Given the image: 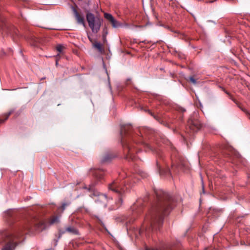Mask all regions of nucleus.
Here are the masks:
<instances>
[{
	"label": "nucleus",
	"mask_w": 250,
	"mask_h": 250,
	"mask_svg": "<svg viewBox=\"0 0 250 250\" xmlns=\"http://www.w3.org/2000/svg\"><path fill=\"white\" fill-rule=\"evenodd\" d=\"M133 26H134L135 27H139V28H142L143 26L142 25H133Z\"/></svg>",
	"instance_id": "obj_21"
},
{
	"label": "nucleus",
	"mask_w": 250,
	"mask_h": 250,
	"mask_svg": "<svg viewBox=\"0 0 250 250\" xmlns=\"http://www.w3.org/2000/svg\"><path fill=\"white\" fill-rule=\"evenodd\" d=\"M141 176L143 178H145L146 177V174L144 173L143 172L140 173Z\"/></svg>",
	"instance_id": "obj_20"
},
{
	"label": "nucleus",
	"mask_w": 250,
	"mask_h": 250,
	"mask_svg": "<svg viewBox=\"0 0 250 250\" xmlns=\"http://www.w3.org/2000/svg\"><path fill=\"white\" fill-rule=\"evenodd\" d=\"M189 127L193 131H196L201 127V124L198 121L190 120L188 122Z\"/></svg>",
	"instance_id": "obj_7"
},
{
	"label": "nucleus",
	"mask_w": 250,
	"mask_h": 250,
	"mask_svg": "<svg viewBox=\"0 0 250 250\" xmlns=\"http://www.w3.org/2000/svg\"><path fill=\"white\" fill-rule=\"evenodd\" d=\"M88 38L89 40V41L93 43L92 40L89 36H88Z\"/></svg>",
	"instance_id": "obj_24"
},
{
	"label": "nucleus",
	"mask_w": 250,
	"mask_h": 250,
	"mask_svg": "<svg viewBox=\"0 0 250 250\" xmlns=\"http://www.w3.org/2000/svg\"><path fill=\"white\" fill-rule=\"evenodd\" d=\"M123 145L124 147H125L128 151L129 155H131V154H132V153L133 151V148H132V146L128 144H124L123 142Z\"/></svg>",
	"instance_id": "obj_13"
},
{
	"label": "nucleus",
	"mask_w": 250,
	"mask_h": 250,
	"mask_svg": "<svg viewBox=\"0 0 250 250\" xmlns=\"http://www.w3.org/2000/svg\"><path fill=\"white\" fill-rule=\"evenodd\" d=\"M151 222L150 224V226L146 228H142L139 230V233H158L157 231V227H156L155 225L157 224L159 226L160 225L161 223V221H159L158 219H156L155 217H153V216H151Z\"/></svg>",
	"instance_id": "obj_4"
},
{
	"label": "nucleus",
	"mask_w": 250,
	"mask_h": 250,
	"mask_svg": "<svg viewBox=\"0 0 250 250\" xmlns=\"http://www.w3.org/2000/svg\"><path fill=\"white\" fill-rule=\"evenodd\" d=\"M25 229H29V227L28 226H27V227H25Z\"/></svg>",
	"instance_id": "obj_28"
},
{
	"label": "nucleus",
	"mask_w": 250,
	"mask_h": 250,
	"mask_svg": "<svg viewBox=\"0 0 250 250\" xmlns=\"http://www.w3.org/2000/svg\"><path fill=\"white\" fill-rule=\"evenodd\" d=\"M18 31L17 29L15 28H13L10 29V31H9V34L12 36H14V35H17L18 34Z\"/></svg>",
	"instance_id": "obj_14"
},
{
	"label": "nucleus",
	"mask_w": 250,
	"mask_h": 250,
	"mask_svg": "<svg viewBox=\"0 0 250 250\" xmlns=\"http://www.w3.org/2000/svg\"><path fill=\"white\" fill-rule=\"evenodd\" d=\"M66 232L69 233L77 234L78 233V231L77 229H76L74 227H67L66 229Z\"/></svg>",
	"instance_id": "obj_12"
},
{
	"label": "nucleus",
	"mask_w": 250,
	"mask_h": 250,
	"mask_svg": "<svg viewBox=\"0 0 250 250\" xmlns=\"http://www.w3.org/2000/svg\"><path fill=\"white\" fill-rule=\"evenodd\" d=\"M103 176L102 173L100 171H96L95 173V177L98 179H100Z\"/></svg>",
	"instance_id": "obj_16"
},
{
	"label": "nucleus",
	"mask_w": 250,
	"mask_h": 250,
	"mask_svg": "<svg viewBox=\"0 0 250 250\" xmlns=\"http://www.w3.org/2000/svg\"><path fill=\"white\" fill-rule=\"evenodd\" d=\"M65 204H63L62 206V210H64L65 209Z\"/></svg>",
	"instance_id": "obj_25"
},
{
	"label": "nucleus",
	"mask_w": 250,
	"mask_h": 250,
	"mask_svg": "<svg viewBox=\"0 0 250 250\" xmlns=\"http://www.w3.org/2000/svg\"><path fill=\"white\" fill-rule=\"evenodd\" d=\"M157 167H158V168H159L160 174L161 175V174H163V171L161 169L160 166H159L158 165V164H157Z\"/></svg>",
	"instance_id": "obj_19"
},
{
	"label": "nucleus",
	"mask_w": 250,
	"mask_h": 250,
	"mask_svg": "<svg viewBox=\"0 0 250 250\" xmlns=\"http://www.w3.org/2000/svg\"><path fill=\"white\" fill-rule=\"evenodd\" d=\"M86 20L92 32L94 33H98L100 30L102 20L98 17H95L94 15L91 13H88L86 14Z\"/></svg>",
	"instance_id": "obj_2"
},
{
	"label": "nucleus",
	"mask_w": 250,
	"mask_h": 250,
	"mask_svg": "<svg viewBox=\"0 0 250 250\" xmlns=\"http://www.w3.org/2000/svg\"><path fill=\"white\" fill-rule=\"evenodd\" d=\"M107 161V159L105 158L104 159V161L105 162Z\"/></svg>",
	"instance_id": "obj_30"
},
{
	"label": "nucleus",
	"mask_w": 250,
	"mask_h": 250,
	"mask_svg": "<svg viewBox=\"0 0 250 250\" xmlns=\"http://www.w3.org/2000/svg\"><path fill=\"white\" fill-rule=\"evenodd\" d=\"M59 222V217L53 216L50 218L48 222L44 220H40L35 226V228L38 231H41L46 229L49 225L57 224Z\"/></svg>",
	"instance_id": "obj_3"
},
{
	"label": "nucleus",
	"mask_w": 250,
	"mask_h": 250,
	"mask_svg": "<svg viewBox=\"0 0 250 250\" xmlns=\"http://www.w3.org/2000/svg\"><path fill=\"white\" fill-rule=\"evenodd\" d=\"M73 12L75 15V18L77 20V22L79 24H82L84 26H85L84 21V18L83 16L79 14V13L77 12V11L74 9Z\"/></svg>",
	"instance_id": "obj_8"
},
{
	"label": "nucleus",
	"mask_w": 250,
	"mask_h": 250,
	"mask_svg": "<svg viewBox=\"0 0 250 250\" xmlns=\"http://www.w3.org/2000/svg\"><path fill=\"white\" fill-rule=\"evenodd\" d=\"M58 60L57 59L56 61V65L58 64Z\"/></svg>",
	"instance_id": "obj_29"
},
{
	"label": "nucleus",
	"mask_w": 250,
	"mask_h": 250,
	"mask_svg": "<svg viewBox=\"0 0 250 250\" xmlns=\"http://www.w3.org/2000/svg\"><path fill=\"white\" fill-rule=\"evenodd\" d=\"M203 192H204V187L203 185Z\"/></svg>",
	"instance_id": "obj_31"
},
{
	"label": "nucleus",
	"mask_w": 250,
	"mask_h": 250,
	"mask_svg": "<svg viewBox=\"0 0 250 250\" xmlns=\"http://www.w3.org/2000/svg\"><path fill=\"white\" fill-rule=\"evenodd\" d=\"M16 245V242L10 240L9 242L5 245L2 250H14Z\"/></svg>",
	"instance_id": "obj_9"
},
{
	"label": "nucleus",
	"mask_w": 250,
	"mask_h": 250,
	"mask_svg": "<svg viewBox=\"0 0 250 250\" xmlns=\"http://www.w3.org/2000/svg\"><path fill=\"white\" fill-rule=\"evenodd\" d=\"M4 121V120H0V122H1V123L3 122Z\"/></svg>",
	"instance_id": "obj_32"
},
{
	"label": "nucleus",
	"mask_w": 250,
	"mask_h": 250,
	"mask_svg": "<svg viewBox=\"0 0 250 250\" xmlns=\"http://www.w3.org/2000/svg\"><path fill=\"white\" fill-rule=\"evenodd\" d=\"M125 27H129V25H128V24H125Z\"/></svg>",
	"instance_id": "obj_27"
},
{
	"label": "nucleus",
	"mask_w": 250,
	"mask_h": 250,
	"mask_svg": "<svg viewBox=\"0 0 250 250\" xmlns=\"http://www.w3.org/2000/svg\"><path fill=\"white\" fill-rule=\"evenodd\" d=\"M189 79L190 81L193 84L196 83V80L193 77H190L189 78Z\"/></svg>",
	"instance_id": "obj_17"
},
{
	"label": "nucleus",
	"mask_w": 250,
	"mask_h": 250,
	"mask_svg": "<svg viewBox=\"0 0 250 250\" xmlns=\"http://www.w3.org/2000/svg\"><path fill=\"white\" fill-rule=\"evenodd\" d=\"M247 243L249 245H250V238L249 240H248Z\"/></svg>",
	"instance_id": "obj_26"
},
{
	"label": "nucleus",
	"mask_w": 250,
	"mask_h": 250,
	"mask_svg": "<svg viewBox=\"0 0 250 250\" xmlns=\"http://www.w3.org/2000/svg\"><path fill=\"white\" fill-rule=\"evenodd\" d=\"M123 184V183L119 184L116 182H114L109 185L108 188L110 190L121 195L123 193H124L127 189V188L125 187Z\"/></svg>",
	"instance_id": "obj_5"
},
{
	"label": "nucleus",
	"mask_w": 250,
	"mask_h": 250,
	"mask_svg": "<svg viewBox=\"0 0 250 250\" xmlns=\"http://www.w3.org/2000/svg\"><path fill=\"white\" fill-rule=\"evenodd\" d=\"M104 18L108 20L114 28H118L121 26V24L116 20L112 15L108 13H104Z\"/></svg>",
	"instance_id": "obj_6"
},
{
	"label": "nucleus",
	"mask_w": 250,
	"mask_h": 250,
	"mask_svg": "<svg viewBox=\"0 0 250 250\" xmlns=\"http://www.w3.org/2000/svg\"><path fill=\"white\" fill-rule=\"evenodd\" d=\"M10 114H11V112H9V113H8L7 114V115H6V118L5 119V120H6L8 118V117L9 116V115H10Z\"/></svg>",
	"instance_id": "obj_22"
},
{
	"label": "nucleus",
	"mask_w": 250,
	"mask_h": 250,
	"mask_svg": "<svg viewBox=\"0 0 250 250\" xmlns=\"http://www.w3.org/2000/svg\"><path fill=\"white\" fill-rule=\"evenodd\" d=\"M158 197L159 203L153 209L151 213V216L158 219L159 221H162L163 216L168 213L171 208L172 199L171 196L167 193L160 192L156 193Z\"/></svg>",
	"instance_id": "obj_1"
},
{
	"label": "nucleus",
	"mask_w": 250,
	"mask_h": 250,
	"mask_svg": "<svg viewBox=\"0 0 250 250\" xmlns=\"http://www.w3.org/2000/svg\"><path fill=\"white\" fill-rule=\"evenodd\" d=\"M97 202L102 203L103 204V206L105 207L107 205L106 202L108 201L110 202L109 200H108L106 196L103 194H101L99 195L98 199L97 200Z\"/></svg>",
	"instance_id": "obj_10"
},
{
	"label": "nucleus",
	"mask_w": 250,
	"mask_h": 250,
	"mask_svg": "<svg viewBox=\"0 0 250 250\" xmlns=\"http://www.w3.org/2000/svg\"><path fill=\"white\" fill-rule=\"evenodd\" d=\"M124 132V129H123V128H122V129H121V135H122V137H123V134Z\"/></svg>",
	"instance_id": "obj_23"
},
{
	"label": "nucleus",
	"mask_w": 250,
	"mask_h": 250,
	"mask_svg": "<svg viewBox=\"0 0 250 250\" xmlns=\"http://www.w3.org/2000/svg\"><path fill=\"white\" fill-rule=\"evenodd\" d=\"M64 47L61 44H59L56 46L57 50L60 53H62Z\"/></svg>",
	"instance_id": "obj_15"
},
{
	"label": "nucleus",
	"mask_w": 250,
	"mask_h": 250,
	"mask_svg": "<svg viewBox=\"0 0 250 250\" xmlns=\"http://www.w3.org/2000/svg\"><path fill=\"white\" fill-rule=\"evenodd\" d=\"M93 46L97 49L99 52L102 53L104 51L102 44L99 42H93Z\"/></svg>",
	"instance_id": "obj_11"
},
{
	"label": "nucleus",
	"mask_w": 250,
	"mask_h": 250,
	"mask_svg": "<svg viewBox=\"0 0 250 250\" xmlns=\"http://www.w3.org/2000/svg\"><path fill=\"white\" fill-rule=\"evenodd\" d=\"M122 203V198H120L119 201L116 203L117 205V208L119 207Z\"/></svg>",
	"instance_id": "obj_18"
}]
</instances>
